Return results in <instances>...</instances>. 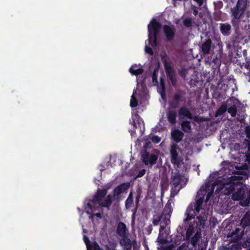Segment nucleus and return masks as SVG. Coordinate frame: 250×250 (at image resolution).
Segmentation results:
<instances>
[{"label":"nucleus","instance_id":"nucleus-1","mask_svg":"<svg viewBox=\"0 0 250 250\" xmlns=\"http://www.w3.org/2000/svg\"><path fill=\"white\" fill-rule=\"evenodd\" d=\"M223 193L225 195H231L232 200L240 201V204L242 207L249 206L250 203V196L245 199V188L242 182L233 183L232 185L226 186L224 188Z\"/></svg>","mask_w":250,"mask_h":250},{"label":"nucleus","instance_id":"nucleus-2","mask_svg":"<svg viewBox=\"0 0 250 250\" xmlns=\"http://www.w3.org/2000/svg\"><path fill=\"white\" fill-rule=\"evenodd\" d=\"M161 26L162 25L161 23L157 21L155 19H153L147 26L148 43L152 47L157 45V36L161 30Z\"/></svg>","mask_w":250,"mask_h":250},{"label":"nucleus","instance_id":"nucleus-3","mask_svg":"<svg viewBox=\"0 0 250 250\" xmlns=\"http://www.w3.org/2000/svg\"><path fill=\"white\" fill-rule=\"evenodd\" d=\"M243 180L241 175H233L229 176L224 175L223 176L218 177L214 180V185H218L220 189H223L226 186L232 185L233 183L241 182Z\"/></svg>","mask_w":250,"mask_h":250},{"label":"nucleus","instance_id":"nucleus-4","mask_svg":"<svg viewBox=\"0 0 250 250\" xmlns=\"http://www.w3.org/2000/svg\"><path fill=\"white\" fill-rule=\"evenodd\" d=\"M161 60L163 63L168 80L173 86H176L177 80L175 70L173 66L168 62L166 56H162Z\"/></svg>","mask_w":250,"mask_h":250},{"label":"nucleus","instance_id":"nucleus-5","mask_svg":"<svg viewBox=\"0 0 250 250\" xmlns=\"http://www.w3.org/2000/svg\"><path fill=\"white\" fill-rule=\"evenodd\" d=\"M107 192L106 189H98L97 190L96 193L93 196L92 199L87 204V207L91 209V211L96 210L99 207L100 203L102 202Z\"/></svg>","mask_w":250,"mask_h":250},{"label":"nucleus","instance_id":"nucleus-6","mask_svg":"<svg viewBox=\"0 0 250 250\" xmlns=\"http://www.w3.org/2000/svg\"><path fill=\"white\" fill-rule=\"evenodd\" d=\"M248 0H238L235 6L230 9L231 16L240 19L247 8Z\"/></svg>","mask_w":250,"mask_h":250},{"label":"nucleus","instance_id":"nucleus-7","mask_svg":"<svg viewBox=\"0 0 250 250\" xmlns=\"http://www.w3.org/2000/svg\"><path fill=\"white\" fill-rule=\"evenodd\" d=\"M185 90L177 89L173 94L172 100L169 103V106L173 109H176L179 106L181 103H185L186 98Z\"/></svg>","mask_w":250,"mask_h":250},{"label":"nucleus","instance_id":"nucleus-8","mask_svg":"<svg viewBox=\"0 0 250 250\" xmlns=\"http://www.w3.org/2000/svg\"><path fill=\"white\" fill-rule=\"evenodd\" d=\"M178 149H180L178 146L176 144L171 145L170 148V161L174 167L180 168L183 162L182 157L179 155Z\"/></svg>","mask_w":250,"mask_h":250},{"label":"nucleus","instance_id":"nucleus-9","mask_svg":"<svg viewBox=\"0 0 250 250\" xmlns=\"http://www.w3.org/2000/svg\"><path fill=\"white\" fill-rule=\"evenodd\" d=\"M158 155L155 154L150 155L149 153L145 150L142 154V160L143 162L146 165H150L153 166L155 165L158 160Z\"/></svg>","mask_w":250,"mask_h":250},{"label":"nucleus","instance_id":"nucleus-10","mask_svg":"<svg viewBox=\"0 0 250 250\" xmlns=\"http://www.w3.org/2000/svg\"><path fill=\"white\" fill-rule=\"evenodd\" d=\"M119 244L123 250H131L132 247L135 249L137 246V241L135 240L131 241L127 236L121 238Z\"/></svg>","mask_w":250,"mask_h":250},{"label":"nucleus","instance_id":"nucleus-11","mask_svg":"<svg viewBox=\"0 0 250 250\" xmlns=\"http://www.w3.org/2000/svg\"><path fill=\"white\" fill-rule=\"evenodd\" d=\"M239 65L241 71L249 82H250V60H246L244 62H239Z\"/></svg>","mask_w":250,"mask_h":250},{"label":"nucleus","instance_id":"nucleus-12","mask_svg":"<svg viewBox=\"0 0 250 250\" xmlns=\"http://www.w3.org/2000/svg\"><path fill=\"white\" fill-rule=\"evenodd\" d=\"M244 229L241 231V229L237 228L234 231L228 235V238H229L230 242H237L242 238L244 235Z\"/></svg>","mask_w":250,"mask_h":250},{"label":"nucleus","instance_id":"nucleus-13","mask_svg":"<svg viewBox=\"0 0 250 250\" xmlns=\"http://www.w3.org/2000/svg\"><path fill=\"white\" fill-rule=\"evenodd\" d=\"M212 44L211 39L208 38L206 39L200 46V52L201 54L204 56L209 54L211 49Z\"/></svg>","mask_w":250,"mask_h":250},{"label":"nucleus","instance_id":"nucleus-14","mask_svg":"<svg viewBox=\"0 0 250 250\" xmlns=\"http://www.w3.org/2000/svg\"><path fill=\"white\" fill-rule=\"evenodd\" d=\"M128 232V230L126 225L122 222H119L117 224L116 229L117 235L121 238H123L127 236Z\"/></svg>","mask_w":250,"mask_h":250},{"label":"nucleus","instance_id":"nucleus-15","mask_svg":"<svg viewBox=\"0 0 250 250\" xmlns=\"http://www.w3.org/2000/svg\"><path fill=\"white\" fill-rule=\"evenodd\" d=\"M129 183H124L116 187L113 190V196L119 195L120 194L125 192L129 188Z\"/></svg>","mask_w":250,"mask_h":250},{"label":"nucleus","instance_id":"nucleus-16","mask_svg":"<svg viewBox=\"0 0 250 250\" xmlns=\"http://www.w3.org/2000/svg\"><path fill=\"white\" fill-rule=\"evenodd\" d=\"M178 114L180 118H187L188 119H192L193 115L188 107L186 106H182L178 110Z\"/></svg>","mask_w":250,"mask_h":250},{"label":"nucleus","instance_id":"nucleus-17","mask_svg":"<svg viewBox=\"0 0 250 250\" xmlns=\"http://www.w3.org/2000/svg\"><path fill=\"white\" fill-rule=\"evenodd\" d=\"M198 214L197 212L195 211V209L193 208V205L192 204H190L188 207L186 215L187 217L185 219V222H188L191 220L192 219L194 218L195 216Z\"/></svg>","mask_w":250,"mask_h":250},{"label":"nucleus","instance_id":"nucleus-18","mask_svg":"<svg viewBox=\"0 0 250 250\" xmlns=\"http://www.w3.org/2000/svg\"><path fill=\"white\" fill-rule=\"evenodd\" d=\"M164 33L168 41H171L174 37V30L169 25H164L163 26Z\"/></svg>","mask_w":250,"mask_h":250},{"label":"nucleus","instance_id":"nucleus-19","mask_svg":"<svg viewBox=\"0 0 250 250\" xmlns=\"http://www.w3.org/2000/svg\"><path fill=\"white\" fill-rule=\"evenodd\" d=\"M231 26L229 23H221L220 24V31L225 37L230 35L231 33Z\"/></svg>","mask_w":250,"mask_h":250},{"label":"nucleus","instance_id":"nucleus-20","mask_svg":"<svg viewBox=\"0 0 250 250\" xmlns=\"http://www.w3.org/2000/svg\"><path fill=\"white\" fill-rule=\"evenodd\" d=\"M171 135L174 141L177 143H178L182 140L184 136V134L179 129H175L171 131Z\"/></svg>","mask_w":250,"mask_h":250},{"label":"nucleus","instance_id":"nucleus-21","mask_svg":"<svg viewBox=\"0 0 250 250\" xmlns=\"http://www.w3.org/2000/svg\"><path fill=\"white\" fill-rule=\"evenodd\" d=\"M182 178V175L180 174L179 171L174 173V174L172 175L171 178V185H173L174 188H176L180 185Z\"/></svg>","mask_w":250,"mask_h":250},{"label":"nucleus","instance_id":"nucleus-22","mask_svg":"<svg viewBox=\"0 0 250 250\" xmlns=\"http://www.w3.org/2000/svg\"><path fill=\"white\" fill-rule=\"evenodd\" d=\"M214 182L213 183V184L211 185V186L210 185V184L209 182L206 183L205 184L206 187H205V189H204L205 192H206L207 190H208L209 189L210 187L211 188V191H209L208 193L207 196V200H208V199L210 198V197L212 195L213 190H214L215 187L217 186V188L216 189V192L218 191V192H219V191H220L221 190H222V189H219V186L218 185H214Z\"/></svg>","mask_w":250,"mask_h":250},{"label":"nucleus","instance_id":"nucleus-23","mask_svg":"<svg viewBox=\"0 0 250 250\" xmlns=\"http://www.w3.org/2000/svg\"><path fill=\"white\" fill-rule=\"evenodd\" d=\"M241 225L244 230L248 227H250V213L247 212L241 220Z\"/></svg>","mask_w":250,"mask_h":250},{"label":"nucleus","instance_id":"nucleus-24","mask_svg":"<svg viewBox=\"0 0 250 250\" xmlns=\"http://www.w3.org/2000/svg\"><path fill=\"white\" fill-rule=\"evenodd\" d=\"M167 118L168 122L171 125L176 123L177 113L175 110H170L167 112Z\"/></svg>","mask_w":250,"mask_h":250},{"label":"nucleus","instance_id":"nucleus-25","mask_svg":"<svg viewBox=\"0 0 250 250\" xmlns=\"http://www.w3.org/2000/svg\"><path fill=\"white\" fill-rule=\"evenodd\" d=\"M137 65L136 64L133 65L130 67L129 71L132 75L138 76L144 72V70L143 68H137Z\"/></svg>","mask_w":250,"mask_h":250},{"label":"nucleus","instance_id":"nucleus-26","mask_svg":"<svg viewBox=\"0 0 250 250\" xmlns=\"http://www.w3.org/2000/svg\"><path fill=\"white\" fill-rule=\"evenodd\" d=\"M112 199H113V196L111 195H110V194L107 195L106 197V199L104 200H103L102 201V202L100 203L99 206L107 208H109L110 206L112 204Z\"/></svg>","mask_w":250,"mask_h":250},{"label":"nucleus","instance_id":"nucleus-27","mask_svg":"<svg viewBox=\"0 0 250 250\" xmlns=\"http://www.w3.org/2000/svg\"><path fill=\"white\" fill-rule=\"evenodd\" d=\"M182 130L186 133H189L191 131L190 122L188 120L183 121L181 124Z\"/></svg>","mask_w":250,"mask_h":250},{"label":"nucleus","instance_id":"nucleus-28","mask_svg":"<svg viewBox=\"0 0 250 250\" xmlns=\"http://www.w3.org/2000/svg\"><path fill=\"white\" fill-rule=\"evenodd\" d=\"M132 125H133L134 127L136 128H137V125L136 121L137 122L138 124L141 127V125H142L143 126H144V123L143 121V119L138 114H136L134 116V117L132 118Z\"/></svg>","mask_w":250,"mask_h":250},{"label":"nucleus","instance_id":"nucleus-29","mask_svg":"<svg viewBox=\"0 0 250 250\" xmlns=\"http://www.w3.org/2000/svg\"><path fill=\"white\" fill-rule=\"evenodd\" d=\"M183 236L180 235H177L174 238V240L172 241V243L169 245L170 248H173L176 246L179 245L181 244V241L182 239Z\"/></svg>","mask_w":250,"mask_h":250},{"label":"nucleus","instance_id":"nucleus-30","mask_svg":"<svg viewBox=\"0 0 250 250\" xmlns=\"http://www.w3.org/2000/svg\"><path fill=\"white\" fill-rule=\"evenodd\" d=\"M204 202V198L201 197L199 198L196 202V203L193 206V208H195V211L199 213L200 210L202 209V205Z\"/></svg>","mask_w":250,"mask_h":250},{"label":"nucleus","instance_id":"nucleus-31","mask_svg":"<svg viewBox=\"0 0 250 250\" xmlns=\"http://www.w3.org/2000/svg\"><path fill=\"white\" fill-rule=\"evenodd\" d=\"M133 203V196L132 192H130L129 194V195L125 200V206L126 209H129L130 208L131 205Z\"/></svg>","mask_w":250,"mask_h":250},{"label":"nucleus","instance_id":"nucleus-32","mask_svg":"<svg viewBox=\"0 0 250 250\" xmlns=\"http://www.w3.org/2000/svg\"><path fill=\"white\" fill-rule=\"evenodd\" d=\"M160 82V87H159L160 89V93L161 95L162 98H163L165 96V91H166V87L165 84V81L163 78L161 77Z\"/></svg>","mask_w":250,"mask_h":250},{"label":"nucleus","instance_id":"nucleus-33","mask_svg":"<svg viewBox=\"0 0 250 250\" xmlns=\"http://www.w3.org/2000/svg\"><path fill=\"white\" fill-rule=\"evenodd\" d=\"M240 246L238 244H233L230 247H227L226 246H223L219 248L218 250H240Z\"/></svg>","mask_w":250,"mask_h":250},{"label":"nucleus","instance_id":"nucleus-34","mask_svg":"<svg viewBox=\"0 0 250 250\" xmlns=\"http://www.w3.org/2000/svg\"><path fill=\"white\" fill-rule=\"evenodd\" d=\"M227 110V106L226 104H222L217 110L215 113V116L217 117L223 115Z\"/></svg>","mask_w":250,"mask_h":250},{"label":"nucleus","instance_id":"nucleus-35","mask_svg":"<svg viewBox=\"0 0 250 250\" xmlns=\"http://www.w3.org/2000/svg\"><path fill=\"white\" fill-rule=\"evenodd\" d=\"M194 233V229L192 228L189 227L186 231V236L183 237V240L189 241L191 235Z\"/></svg>","mask_w":250,"mask_h":250},{"label":"nucleus","instance_id":"nucleus-36","mask_svg":"<svg viewBox=\"0 0 250 250\" xmlns=\"http://www.w3.org/2000/svg\"><path fill=\"white\" fill-rule=\"evenodd\" d=\"M183 25L187 28H191L193 26L192 20L191 18H186L183 21Z\"/></svg>","mask_w":250,"mask_h":250},{"label":"nucleus","instance_id":"nucleus-37","mask_svg":"<svg viewBox=\"0 0 250 250\" xmlns=\"http://www.w3.org/2000/svg\"><path fill=\"white\" fill-rule=\"evenodd\" d=\"M173 209L170 204H167L163 210V214H167L170 216V214L172 212Z\"/></svg>","mask_w":250,"mask_h":250},{"label":"nucleus","instance_id":"nucleus-38","mask_svg":"<svg viewBox=\"0 0 250 250\" xmlns=\"http://www.w3.org/2000/svg\"><path fill=\"white\" fill-rule=\"evenodd\" d=\"M200 238V235L196 233L190 240V243L193 247H196Z\"/></svg>","mask_w":250,"mask_h":250},{"label":"nucleus","instance_id":"nucleus-39","mask_svg":"<svg viewBox=\"0 0 250 250\" xmlns=\"http://www.w3.org/2000/svg\"><path fill=\"white\" fill-rule=\"evenodd\" d=\"M227 110L232 117H234L236 116L237 108L235 105L230 106L229 108H227Z\"/></svg>","mask_w":250,"mask_h":250},{"label":"nucleus","instance_id":"nucleus-40","mask_svg":"<svg viewBox=\"0 0 250 250\" xmlns=\"http://www.w3.org/2000/svg\"><path fill=\"white\" fill-rule=\"evenodd\" d=\"M138 104V100L137 98L134 96V92H133L132 95L131 97V100L130 102V106L131 107H135L137 106Z\"/></svg>","mask_w":250,"mask_h":250},{"label":"nucleus","instance_id":"nucleus-41","mask_svg":"<svg viewBox=\"0 0 250 250\" xmlns=\"http://www.w3.org/2000/svg\"><path fill=\"white\" fill-rule=\"evenodd\" d=\"M163 215H161L157 216L156 218H153L152 221L153 225L154 226H157L160 223V224H163V221H162V219H163Z\"/></svg>","mask_w":250,"mask_h":250},{"label":"nucleus","instance_id":"nucleus-42","mask_svg":"<svg viewBox=\"0 0 250 250\" xmlns=\"http://www.w3.org/2000/svg\"><path fill=\"white\" fill-rule=\"evenodd\" d=\"M179 75L180 76L185 79L186 77L187 70L185 68H181L180 70H179Z\"/></svg>","mask_w":250,"mask_h":250},{"label":"nucleus","instance_id":"nucleus-43","mask_svg":"<svg viewBox=\"0 0 250 250\" xmlns=\"http://www.w3.org/2000/svg\"><path fill=\"white\" fill-rule=\"evenodd\" d=\"M157 70L155 69L152 75V80L153 83H155L156 84H157L158 82L157 80Z\"/></svg>","mask_w":250,"mask_h":250},{"label":"nucleus","instance_id":"nucleus-44","mask_svg":"<svg viewBox=\"0 0 250 250\" xmlns=\"http://www.w3.org/2000/svg\"><path fill=\"white\" fill-rule=\"evenodd\" d=\"M192 119L196 122H203L207 120L206 118L199 116H193Z\"/></svg>","mask_w":250,"mask_h":250},{"label":"nucleus","instance_id":"nucleus-45","mask_svg":"<svg viewBox=\"0 0 250 250\" xmlns=\"http://www.w3.org/2000/svg\"><path fill=\"white\" fill-rule=\"evenodd\" d=\"M231 22L234 27L237 28L239 27L240 24V19H237L233 17L231 19Z\"/></svg>","mask_w":250,"mask_h":250},{"label":"nucleus","instance_id":"nucleus-46","mask_svg":"<svg viewBox=\"0 0 250 250\" xmlns=\"http://www.w3.org/2000/svg\"><path fill=\"white\" fill-rule=\"evenodd\" d=\"M91 210L89 211L88 210L86 211V213L88 214H90V218L91 219H93L94 216H96L98 218H101L102 215L100 213H91Z\"/></svg>","mask_w":250,"mask_h":250},{"label":"nucleus","instance_id":"nucleus-47","mask_svg":"<svg viewBox=\"0 0 250 250\" xmlns=\"http://www.w3.org/2000/svg\"><path fill=\"white\" fill-rule=\"evenodd\" d=\"M245 132L246 137L248 139L245 140H250V125H247L245 128Z\"/></svg>","mask_w":250,"mask_h":250},{"label":"nucleus","instance_id":"nucleus-48","mask_svg":"<svg viewBox=\"0 0 250 250\" xmlns=\"http://www.w3.org/2000/svg\"><path fill=\"white\" fill-rule=\"evenodd\" d=\"M146 170L145 169H143L139 171L136 176L135 177V179H137L138 178L142 177H143L146 173Z\"/></svg>","mask_w":250,"mask_h":250},{"label":"nucleus","instance_id":"nucleus-49","mask_svg":"<svg viewBox=\"0 0 250 250\" xmlns=\"http://www.w3.org/2000/svg\"><path fill=\"white\" fill-rule=\"evenodd\" d=\"M145 51L147 53L150 54V55H153L154 54L152 49L148 46H145Z\"/></svg>","mask_w":250,"mask_h":250},{"label":"nucleus","instance_id":"nucleus-50","mask_svg":"<svg viewBox=\"0 0 250 250\" xmlns=\"http://www.w3.org/2000/svg\"><path fill=\"white\" fill-rule=\"evenodd\" d=\"M151 140L155 143H158L160 142L161 139L157 135H154L152 137Z\"/></svg>","mask_w":250,"mask_h":250},{"label":"nucleus","instance_id":"nucleus-51","mask_svg":"<svg viewBox=\"0 0 250 250\" xmlns=\"http://www.w3.org/2000/svg\"><path fill=\"white\" fill-rule=\"evenodd\" d=\"M162 221H163V225H164L165 226H167L168 225L170 222V221L169 219H167L166 217H165L164 219H162Z\"/></svg>","mask_w":250,"mask_h":250},{"label":"nucleus","instance_id":"nucleus-52","mask_svg":"<svg viewBox=\"0 0 250 250\" xmlns=\"http://www.w3.org/2000/svg\"><path fill=\"white\" fill-rule=\"evenodd\" d=\"M246 161L250 165V152H246Z\"/></svg>","mask_w":250,"mask_h":250},{"label":"nucleus","instance_id":"nucleus-53","mask_svg":"<svg viewBox=\"0 0 250 250\" xmlns=\"http://www.w3.org/2000/svg\"><path fill=\"white\" fill-rule=\"evenodd\" d=\"M94 250H103L102 248H100L99 244L96 242H94Z\"/></svg>","mask_w":250,"mask_h":250},{"label":"nucleus","instance_id":"nucleus-54","mask_svg":"<svg viewBox=\"0 0 250 250\" xmlns=\"http://www.w3.org/2000/svg\"><path fill=\"white\" fill-rule=\"evenodd\" d=\"M83 241H84V243L85 244L86 246L87 245H89V244H90V240H89L88 237L85 235L83 236Z\"/></svg>","mask_w":250,"mask_h":250},{"label":"nucleus","instance_id":"nucleus-55","mask_svg":"<svg viewBox=\"0 0 250 250\" xmlns=\"http://www.w3.org/2000/svg\"><path fill=\"white\" fill-rule=\"evenodd\" d=\"M245 141L248 147V151L247 152H250V140H245Z\"/></svg>","mask_w":250,"mask_h":250},{"label":"nucleus","instance_id":"nucleus-56","mask_svg":"<svg viewBox=\"0 0 250 250\" xmlns=\"http://www.w3.org/2000/svg\"><path fill=\"white\" fill-rule=\"evenodd\" d=\"M139 201H140V197L139 195H137L136 197V200H135V205H136V207H137V208H138V207H139Z\"/></svg>","mask_w":250,"mask_h":250},{"label":"nucleus","instance_id":"nucleus-57","mask_svg":"<svg viewBox=\"0 0 250 250\" xmlns=\"http://www.w3.org/2000/svg\"><path fill=\"white\" fill-rule=\"evenodd\" d=\"M243 55L244 56V57H245V61H246V60H250V58H249L247 56V50H246V49H244L243 50Z\"/></svg>","mask_w":250,"mask_h":250},{"label":"nucleus","instance_id":"nucleus-58","mask_svg":"<svg viewBox=\"0 0 250 250\" xmlns=\"http://www.w3.org/2000/svg\"><path fill=\"white\" fill-rule=\"evenodd\" d=\"M198 220L199 222L200 223V224H205V220H203L202 216H198L197 217Z\"/></svg>","mask_w":250,"mask_h":250},{"label":"nucleus","instance_id":"nucleus-59","mask_svg":"<svg viewBox=\"0 0 250 250\" xmlns=\"http://www.w3.org/2000/svg\"><path fill=\"white\" fill-rule=\"evenodd\" d=\"M87 250H94V244L92 245L90 244L86 245Z\"/></svg>","mask_w":250,"mask_h":250},{"label":"nucleus","instance_id":"nucleus-60","mask_svg":"<svg viewBox=\"0 0 250 250\" xmlns=\"http://www.w3.org/2000/svg\"><path fill=\"white\" fill-rule=\"evenodd\" d=\"M194 0L197 3V4H198V5L199 6H202L203 4V0Z\"/></svg>","mask_w":250,"mask_h":250},{"label":"nucleus","instance_id":"nucleus-61","mask_svg":"<svg viewBox=\"0 0 250 250\" xmlns=\"http://www.w3.org/2000/svg\"><path fill=\"white\" fill-rule=\"evenodd\" d=\"M166 227L164 225L161 224L159 229L160 232L163 231L165 229Z\"/></svg>","mask_w":250,"mask_h":250},{"label":"nucleus","instance_id":"nucleus-62","mask_svg":"<svg viewBox=\"0 0 250 250\" xmlns=\"http://www.w3.org/2000/svg\"><path fill=\"white\" fill-rule=\"evenodd\" d=\"M106 250H116L115 248L114 247H110L108 246H106Z\"/></svg>","mask_w":250,"mask_h":250},{"label":"nucleus","instance_id":"nucleus-63","mask_svg":"<svg viewBox=\"0 0 250 250\" xmlns=\"http://www.w3.org/2000/svg\"><path fill=\"white\" fill-rule=\"evenodd\" d=\"M213 62L215 63V64H220V61L219 59H218L217 58H216L215 59H214L213 60Z\"/></svg>","mask_w":250,"mask_h":250},{"label":"nucleus","instance_id":"nucleus-64","mask_svg":"<svg viewBox=\"0 0 250 250\" xmlns=\"http://www.w3.org/2000/svg\"><path fill=\"white\" fill-rule=\"evenodd\" d=\"M198 10H196V9H194V10H193V15H194V16H197V15L198 14Z\"/></svg>","mask_w":250,"mask_h":250}]
</instances>
